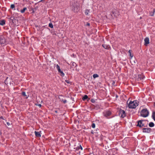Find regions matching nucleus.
Listing matches in <instances>:
<instances>
[{
	"instance_id": "bb28decb",
	"label": "nucleus",
	"mask_w": 155,
	"mask_h": 155,
	"mask_svg": "<svg viewBox=\"0 0 155 155\" xmlns=\"http://www.w3.org/2000/svg\"><path fill=\"white\" fill-rule=\"evenodd\" d=\"M131 50H129L128 51V52L130 54V55L131 57V58H132L133 57V55H132L131 54Z\"/></svg>"
},
{
	"instance_id": "9d476101",
	"label": "nucleus",
	"mask_w": 155,
	"mask_h": 155,
	"mask_svg": "<svg viewBox=\"0 0 155 155\" xmlns=\"http://www.w3.org/2000/svg\"><path fill=\"white\" fill-rule=\"evenodd\" d=\"M143 120H140L138 122V124L137 126H139L140 127H141L143 126L144 124L143 123L142 121Z\"/></svg>"
},
{
	"instance_id": "72a5a7b5",
	"label": "nucleus",
	"mask_w": 155,
	"mask_h": 155,
	"mask_svg": "<svg viewBox=\"0 0 155 155\" xmlns=\"http://www.w3.org/2000/svg\"><path fill=\"white\" fill-rule=\"evenodd\" d=\"M7 125H8V126L10 125V124H9V122H7Z\"/></svg>"
},
{
	"instance_id": "f704fd0d",
	"label": "nucleus",
	"mask_w": 155,
	"mask_h": 155,
	"mask_svg": "<svg viewBox=\"0 0 155 155\" xmlns=\"http://www.w3.org/2000/svg\"><path fill=\"white\" fill-rule=\"evenodd\" d=\"M38 106L39 107H41V104H39L38 105Z\"/></svg>"
},
{
	"instance_id": "4be33fe9",
	"label": "nucleus",
	"mask_w": 155,
	"mask_h": 155,
	"mask_svg": "<svg viewBox=\"0 0 155 155\" xmlns=\"http://www.w3.org/2000/svg\"><path fill=\"white\" fill-rule=\"evenodd\" d=\"M93 78H95L98 77H99L98 75L96 74H94L93 75Z\"/></svg>"
},
{
	"instance_id": "f3484780",
	"label": "nucleus",
	"mask_w": 155,
	"mask_h": 155,
	"mask_svg": "<svg viewBox=\"0 0 155 155\" xmlns=\"http://www.w3.org/2000/svg\"><path fill=\"white\" fill-rule=\"evenodd\" d=\"M154 124L152 122H150L149 124V126L150 127H154Z\"/></svg>"
},
{
	"instance_id": "20e7f679",
	"label": "nucleus",
	"mask_w": 155,
	"mask_h": 155,
	"mask_svg": "<svg viewBox=\"0 0 155 155\" xmlns=\"http://www.w3.org/2000/svg\"><path fill=\"white\" fill-rule=\"evenodd\" d=\"M119 115L120 117L124 118L126 116V114L125 111L123 110H120V111Z\"/></svg>"
},
{
	"instance_id": "4c0bfd02",
	"label": "nucleus",
	"mask_w": 155,
	"mask_h": 155,
	"mask_svg": "<svg viewBox=\"0 0 155 155\" xmlns=\"http://www.w3.org/2000/svg\"><path fill=\"white\" fill-rule=\"evenodd\" d=\"M91 101H92V102H93V101H92V100H91Z\"/></svg>"
},
{
	"instance_id": "2f4dec72",
	"label": "nucleus",
	"mask_w": 155,
	"mask_h": 155,
	"mask_svg": "<svg viewBox=\"0 0 155 155\" xmlns=\"http://www.w3.org/2000/svg\"><path fill=\"white\" fill-rule=\"evenodd\" d=\"M65 81L68 83H70V81L68 80H66Z\"/></svg>"
},
{
	"instance_id": "f257e3e1",
	"label": "nucleus",
	"mask_w": 155,
	"mask_h": 155,
	"mask_svg": "<svg viewBox=\"0 0 155 155\" xmlns=\"http://www.w3.org/2000/svg\"><path fill=\"white\" fill-rule=\"evenodd\" d=\"M128 102V101L127 102V104L130 108L134 109L138 105V102L136 100L130 101L129 103Z\"/></svg>"
},
{
	"instance_id": "cd10ccee",
	"label": "nucleus",
	"mask_w": 155,
	"mask_h": 155,
	"mask_svg": "<svg viewBox=\"0 0 155 155\" xmlns=\"http://www.w3.org/2000/svg\"><path fill=\"white\" fill-rule=\"evenodd\" d=\"M15 8V5L14 4H12L11 5V8L12 9H13Z\"/></svg>"
},
{
	"instance_id": "6ab92c4d",
	"label": "nucleus",
	"mask_w": 155,
	"mask_h": 155,
	"mask_svg": "<svg viewBox=\"0 0 155 155\" xmlns=\"http://www.w3.org/2000/svg\"><path fill=\"white\" fill-rule=\"evenodd\" d=\"M90 12V10L86 9L85 10V13L86 15H87Z\"/></svg>"
},
{
	"instance_id": "c756f323",
	"label": "nucleus",
	"mask_w": 155,
	"mask_h": 155,
	"mask_svg": "<svg viewBox=\"0 0 155 155\" xmlns=\"http://www.w3.org/2000/svg\"><path fill=\"white\" fill-rule=\"evenodd\" d=\"M91 127L93 128H94L95 127V125L94 123H92L91 125Z\"/></svg>"
},
{
	"instance_id": "c9c22d12",
	"label": "nucleus",
	"mask_w": 155,
	"mask_h": 155,
	"mask_svg": "<svg viewBox=\"0 0 155 155\" xmlns=\"http://www.w3.org/2000/svg\"><path fill=\"white\" fill-rule=\"evenodd\" d=\"M42 0H41L39 2H42Z\"/></svg>"
},
{
	"instance_id": "dca6fc26",
	"label": "nucleus",
	"mask_w": 155,
	"mask_h": 155,
	"mask_svg": "<svg viewBox=\"0 0 155 155\" xmlns=\"http://www.w3.org/2000/svg\"><path fill=\"white\" fill-rule=\"evenodd\" d=\"M80 149L81 150H83V148H82V146H81V145H80L79 146H78V147H76V150H79Z\"/></svg>"
},
{
	"instance_id": "ea45409f",
	"label": "nucleus",
	"mask_w": 155,
	"mask_h": 155,
	"mask_svg": "<svg viewBox=\"0 0 155 155\" xmlns=\"http://www.w3.org/2000/svg\"><path fill=\"white\" fill-rule=\"evenodd\" d=\"M61 100H63L62 99H61Z\"/></svg>"
},
{
	"instance_id": "e433bc0d",
	"label": "nucleus",
	"mask_w": 155,
	"mask_h": 155,
	"mask_svg": "<svg viewBox=\"0 0 155 155\" xmlns=\"http://www.w3.org/2000/svg\"><path fill=\"white\" fill-rule=\"evenodd\" d=\"M55 112H56V113H57V111H55Z\"/></svg>"
},
{
	"instance_id": "5701e85b",
	"label": "nucleus",
	"mask_w": 155,
	"mask_h": 155,
	"mask_svg": "<svg viewBox=\"0 0 155 155\" xmlns=\"http://www.w3.org/2000/svg\"><path fill=\"white\" fill-rule=\"evenodd\" d=\"M56 68L58 70V72L61 70L60 69L59 66L58 64L56 65Z\"/></svg>"
},
{
	"instance_id": "b1692460",
	"label": "nucleus",
	"mask_w": 155,
	"mask_h": 155,
	"mask_svg": "<svg viewBox=\"0 0 155 155\" xmlns=\"http://www.w3.org/2000/svg\"><path fill=\"white\" fill-rule=\"evenodd\" d=\"M88 98V96L87 95H85L82 98L83 100H85Z\"/></svg>"
},
{
	"instance_id": "2eb2a0df",
	"label": "nucleus",
	"mask_w": 155,
	"mask_h": 155,
	"mask_svg": "<svg viewBox=\"0 0 155 155\" xmlns=\"http://www.w3.org/2000/svg\"><path fill=\"white\" fill-rule=\"evenodd\" d=\"M63 96L61 95L60 97H59V99H60V100L61 101H62L64 103H65L67 102V100H61V97H62Z\"/></svg>"
},
{
	"instance_id": "7ed1b4c3",
	"label": "nucleus",
	"mask_w": 155,
	"mask_h": 155,
	"mask_svg": "<svg viewBox=\"0 0 155 155\" xmlns=\"http://www.w3.org/2000/svg\"><path fill=\"white\" fill-rule=\"evenodd\" d=\"M103 114L104 117H107L111 114V112L109 111H104L103 113Z\"/></svg>"
},
{
	"instance_id": "a878e982",
	"label": "nucleus",
	"mask_w": 155,
	"mask_h": 155,
	"mask_svg": "<svg viewBox=\"0 0 155 155\" xmlns=\"http://www.w3.org/2000/svg\"><path fill=\"white\" fill-rule=\"evenodd\" d=\"M49 27L51 28H53V24L52 23H50L49 24Z\"/></svg>"
},
{
	"instance_id": "423d86ee",
	"label": "nucleus",
	"mask_w": 155,
	"mask_h": 155,
	"mask_svg": "<svg viewBox=\"0 0 155 155\" xmlns=\"http://www.w3.org/2000/svg\"><path fill=\"white\" fill-rule=\"evenodd\" d=\"M151 130L150 128H143L142 129V130L143 133H148L150 132Z\"/></svg>"
},
{
	"instance_id": "ddd939ff",
	"label": "nucleus",
	"mask_w": 155,
	"mask_h": 155,
	"mask_svg": "<svg viewBox=\"0 0 155 155\" xmlns=\"http://www.w3.org/2000/svg\"><path fill=\"white\" fill-rule=\"evenodd\" d=\"M102 46L106 49H108L110 48L109 45L105 44L103 45Z\"/></svg>"
},
{
	"instance_id": "9b49d317",
	"label": "nucleus",
	"mask_w": 155,
	"mask_h": 155,
	"mask_svg": "<svg viewBox=\"0 0 155 155\" xmlns=\"http://www.w3.org/2000/svg\"><path fill=\"white\" fill-rule=\"evenodd\" d=\"M35 136L38 137H41V134L40 133V132L35 131Z\"/></svg>"
},
{
	"instance_id": "58836bf2",
	"label": "nucleus",
	"mask_w": 155,
	"mask_h": 155,
	"mask_svg": "<svg viewBox=\"0 0 155 155\" xmlns=\"http://www.w3.org/2000/svg\"><path fill=\"white\" fill-rule=\"evenodd\" d=\"M91 101H92V102H93V101H92V100H91Z\"/></svg>"
},
{
	"instance_id": "1a4fd4ad",
	"label": "nucleus",
	"mask_w": 155,
	"mask_h": 155,
	"mask_svg": "<svg viewBox=\"0 0 155 155\" xmlns=\"http://www.w3.org/2000/svg\"><path fill=\"white\" fill-rule=\"evenodd\" d=\"M145 78V76L143 74H139L138 75V80H142Z\"/></svg>"
},
{
	"instance_id": "f03ea898",
	"label": "nucleus",
	"mask_w": 155,
	"mask_h": 155,
	"mask_svg": "<svg viewBox=\"0 0 155 155\" xmlns=\"http://www.w3.org/2000/svg\"><path fill=\"white\" fill-rule=\"evenodd\" d=\"M149 112L147 109H142L140 112L141 116L143 117H147L148 116Z\"/></svg>"
},
{
	"instance_id": "a211bd4d",
	"label": "nucleus",
	"mask_w": 155,
	"mask_h": 155,
	"mask_svg": "<svg viewBox=\"0 0 155 155\" xmlns=\"http://www.w3.org/2000/svg\"><path fill=\"white\" fill-rule=\"evenodd\" d=\"M22 95L24 97H26V98H28V97L27 96V95L26 94V93L25 92H23L21 93Z\"/></svg>"
},
{
	"instance_id": "473e14b6",
	"label": "nucleus",
	"mask_w": 155,
	"mask_h": 155,
	"mask_svg": "<svg viewBox=\"0 0 155 155\" xmlns=\"http://www.w3.org/2000/svg\"><path fill=\"white\" fill-rule=\"evenodd\" d=\"M0 118L1 119H3V120H4V119L3 118L2 116L0 117Z\"/></svg>"
},
{
	"instance_id": "393cba45",
	"label": "nucleus",
	"mask_w": 155,
	"mask_h": 155,
	"mask_svg": "<svg viewBox=\"0 0 155 155\" xmlns=\"http://www.w3.org/2000/svg\"><path fill=\"white\" fill-rule=\"evenodd\" d=\"M152 116L153 119L155 121V112H153L152 115Z\"/></svg>"
},
{
	"instance_id": "39448f33",
	"label": "nucleus",
	"mask_w": 155,
	"mask_h": 155,
	"mask_svg": "<svg viewBox=\"0 0 155 155\" xmlns=\"http://www.w3.org/2000/svg\"><path fill=\"white\" fill-rule=\"evenodd\" d=\"M72 9L75 12H77L79 10V6H73Z\"/></svg>"
},
{
	"instance_id": "7c9ffc66",
	"label": "nucleus",
	"mask_w": 155,
	"mask_h": 155,
	"mask_svg": "<svg viewBox=\"0 0 155 155\" xmlns=\"http://www.w3.org/2000/svg\"><path fill=\"white\" fill-rule=\"evenodd\" d=\"M90 25V24L89 23H87L86 25V26H89Z\"/></svg>"
},
{
	"instance_id": "0eeeda50",
	"label": "nucleus",
	"mask_w": 155,
	"mask_h": 155,
	"mask_svg": "<svg viewBox=\"0 0 155 155\" xmlns=\"http://www.w3.org/2000/svg\"><path fill=\"white\" fill-rule=\"evenodd\" d=\"M5 43V40L4 38L0 36V44H4Z\"/></svg>"
},
{
	"instance_id": "c85d7f7f",
	"label": "nucleus",
	"mask_w": 155,
	"mask_h": 155,
	"mask_svg": "<svg viewBox=\"0 0 155 155\" xmlns=\"http://www.w3.org/2000/svg\"><path fill=\"white\" fill-rule=\"evenodd\" d=\"M72 65L73 66H74V67H76L77 65L76 64L75 62H72Z\"/></svg>"
},
{
	"instance_id": "f8f14e48",
	"label": "nucleus",
	"mask_w": 155,
	"mask_h": 155,
	"mask_svg": "<svg viewBox=\"0 0 155 155\" xmlns=\"http://www.w3.org/2000/svg\"><path fill=\"white\" fill-rule=\"evenodd\" d=\"M5 21L4 20H2L0 21V25H4L5 24Z\"/></svg>"
},
{
	"instance_id": "412c9836",
	"label": "nucleus",
	"mask_w": 155,
	"mask_h": 155,
	"mask_svg": "<svg viewBox=\"0 0 155 155\" xmlns=\"http://www.w3.org/2000/svg\"><path fill=\"white\" fill-rule=\"evenodd\" d=\"M61 74V76L62 77H64V74L63 72L61 70L59 71H58Z\"/></svg>"
},
{
	"instance_id": "4468645a",
	"label": "nucleus",
	"mask_w": 155,
	"mask_h": 155,
	"mask_svg": "<svg viewBox=\"0 0 155 155\" xmlns=\"http://www.w3.org/2000/svg\"><path fill=\"white\" fill-rule=\"evenodd\" d=\"M155 12V9H153V10H152V12H151L150 13V15L151 16H153L154 15Z\"/></svg>"
},
{
	"instance_id": "6e6552de",
	"label": "nucleus",
	"mask_w": 155,
	"mask_h": 155,
	"mask_svg": "<svg viewBox=\"0 0 155 155\" xmlns=\"http://www.w3.org/2000/svg\"><path fill=\"white\" fill-rule=\"evenodd\" d=\"M144 45L146 46H147L148 44H149L150 43L149 42V39L147 37L145 38L144 39Z\"/></svg>"
},
{
	"instance_id": "aec40b11",
	"label": "nucleus",
	"mask_w": 155,
	"mask_h": 155,
	"mask_svg": "<svg viewBox=\"0 0 155 155\" xmlns=\"http://www.w3.org/2000/svg\"><path fill=\"white\" fill-rule=\"evenodd\" d=\"M27 9V8H26V7H25V8H24L23 9H21V11H20V12L21 13H23L24 12H25V11Z\"/></svg>"
}]
</instances>
